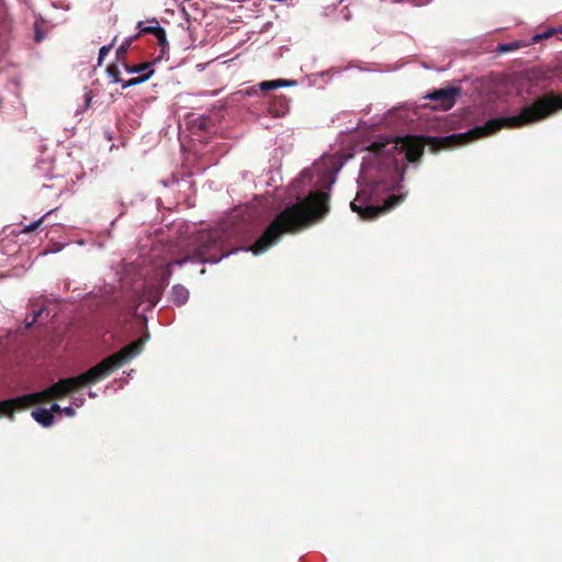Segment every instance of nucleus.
I'll use <instances>...</instances> for the list:
<instances>
[{
	"instance_id": "obj_1",
	"label": "nucleus",
	"mask_w": 562,
	"mask_h": 562,
	"mask_svg": "<svg viewBox=\"0 0 562 562\" xmlns=\"http://www.w3.org/2000/svg\"><path fill=\"white\" fill-rule=\"evenodd\" d=\"M424 151L418 136L386 138L373 142L362 158L359 175L360 189L350 203L351 210L362 220H374L397 205L403 196L385 193L394 191L403 181L406 161H416Z\"/></svg>"
},
{
	"instance_id": "obj_2",
	"label": "nucleus",
	"mask_w": 562,
	"mask_h": 562,
	"mask_svg": "<svg viewBox=\"0 0 562 562\" xmlns=\"http://www.w3.org/2000/svg\"><path fill=\"white\" fill-rule=\"evenodd\" d=\"M339 169L338 159L331 155L322 156L312 167L304 169L288 188L283 211L246 250L262 254L284 233L295 232L323 217L329 211V194L325 190H330Z\"/></svg>"
},
{
	"instance_id": "obj_3",
	"label": "nucleus",
	"mask_w": 562,
	"mask_h": 562,
	"mask_svg": "<svg viewBox=\"0 0 562 562\" xmlns=\"http://www.w3.org/2000/svg\"><path fill=\"white\" fill-rule=\"evenodd\" d=\"M225 238V233L220 228L201 231L193 237L192 256L179 257L170 246L156 245L151 248L150 263L146 273L142 272L140 263L135 262L123 261L121 269L125 278L139 276L144 277L145 281H166L176 268H183L188 263H216L228 256Z\"/></svg>"
},
{
	"instance_id": "obj_4",
	"label": "nucleus",
	"mask_w": 562,
	"mask_h": 562,
	"mask_svg": "<svg viewBox=\"0 0 562 562\" xmlns=\"http://www.w3.org/2000/svg\"><path fill=\"white\" fill-rule=\"evenodd\" d=\"M77 390L79 389L76 386L74 378L60 379L58 382L41 392L0 401V415L13 417L15 409H24L37 403L48 402L49 400H59Z\"/></svg>"
},
{
	"instance_id": "obj_5",
	"label": "nucleus",
	"mask_w": 562,
	"mask_h": 562,
	"mask_svg": "<svg viewBox=\"0 0 562 562\" xmlns=\"http://www.w3.org/2000/svg\"><path fill=\"white\" fill-rule=\"evenodd\" d=\"M144 345L143 339H137L130 345L123 347L120 351L104 358L101 362L90 368L86 372L74 376L76 386L78 389L85 387L89 384H94L106 376H109L115 369L121 368L133 357L138 355Z\"/></svg>"
},
{
	"instance_id": "obj_6",
	"label": "nucleus",
	"mask_w": 562,
	"mask_h": 562,
	"mask_svg": "<svg viewBox=\"0 0 562 562\" xmlns=\"http://www.w3.org/2000/svg\"><path fill=\"white\" fill-rule=\"evenodd\" d=\"M459 94V88L448 87L429 92L425 95V99L434 102V104L430 106L432 110L447 111L454 105L456 99Z\"/></svg>"
},
{
	"instance_id": "obj_7",
	"label": "nucleus",
	"mask_w": 562,
	"mask_h": 562,
	"mask_svg": "<svg viewBox=\"0 0 562 562\" xmlns=\"http://www.w3.org/2000/svg\"><path fill=\"white\" fill-rule=\"evenodd\" d=\"M148 25H145V22L139 21L137 23V29L139 30L137 37L140 34H153L161 48V54L165 53L168 47L167 36L165 30L159 25L156 19L147 21Z\"/></svg>"
},
{
	"instance_id": "obj_8",
	"label": "nucleus",
	"mask_w": 562,
	"mask_h": 562,
	"mask_svg": "<svg viewBox=\"0 0 562 562\" xmlns=\"http://www.w3.org/2000/svg\"><path fill=\"white\" fill-rule=\"evenodd\" d=\"M142 301H147L151 306H155L162 294L164 283H142Z\"/></svg>"
},
{
	"instance_id": "obj_9",
	"label": "nucleus",
	"mask_w": 562,
	"mask_h": 562,
	"mask_svg": "<svg viewBox=\"0 0 562 562\" xmlns=\"http://www.w3.org/2000/svg\"><path fill=\"white\" fill-rule=\"evenodd\" d=\"M109 74L113 77L114 82L122 83L123 89L142 83V82L146 81L147 79H149V77L151 76V71H149L148 74H143V75L132 78L127 81H123L120 77L119 69L115 66H112L109 68Z\"/></svg>"
},
{
	"instance_id": "obj_10",
	"label": "nucleus",
	"mask_w": 562,
	"mask_h": 562,
	"mask_svg": "<svg viewBox=\"0 0 562 562\" xmlns=\"http://www.w3.org/2000/svg\"><path fill=\"white\" fill-rule=\"evenodd\" d=\"M32 417L42 426L49 427L54 423V415L46 408H37L32 412Z\"/></svg>"
},
{
	"instance_id": "obj_11",
	"label": "nucleus",
	"mask_w": 562,
	"mask_h": 562,
	"mask_svg": "<svg viewBox=\"0 0 562 562\" xmlns=\"http://www.w3.org/2000/svg\"><path fill=\"white\" fill-rule=\"evenodd\" d=\"M172 301L177 305H182L187 302L189 297V291L181 283H177L172 288Z\"/></svg>"
},
{
	"instance_id": "obj_12",
	"label": "nucleus",
	"mask_w": 562,
	"mask_h": 562,
	"mask_svg": "<svg viewBox=\"0 0 562 562\" xmlns=\"http://www.w3.org/2000/svg\"><path fill=\"white\" fill-rule=\"evenodd\" d=\"M294 85V81H289L284 79H278V80H269V81H262L260 82L259 87L263 91L277 89L280 87H288Z\"/></svg>"
},
{
	"instance_id": "obj_13",
	"label": "nucleus",
	"mask_w": 562,
	"mask_h": 562,
	"mask_svg": "<svg viewBox=\"0 0 562 562\" xmlns=\"http://www.w3.org/2000/svg\"><path fill=\"white\" fill-rule=\"evenodd\" d=\"M137 38V35L130 36L117 47L116 57L117 59L124 58L132 43Z\"/></svg>"
},
{
	"instance_id": "obj_14",
	"label": "nucleus",
	"mask_w": 562,
	"mask_h": 562,
	"mask_svg": "<svg viewBox=\"0 0 562 562\" xmlns=\"http://www.w3.org/2000/svg\"><path fill=\"white\" fill-rule=\"evenodd\" d=\"M126 69L130 74H139L144 71H146L145 74H148L149 71H151V74L154 72L151 69V63H144L134 67L126 66Z\"/></svg>"
},
{
	"instance_id": "obj_15",
	"label": "nucleus",
	"mask_w": 562,
	"mask_h": 562,
	"mask_svg": "<svg viewBox=\"0 0 562 562\" xmlns=\"http://www.w3.org/2000/svg\"><path fill=\"white\" fill-rule=\"evenodd\" d=\"M43 218L44 217H41L40 220L37 221H34L32 222L31 224L26 225L24 228H23V232L24 233H31L33 231H35L43 222Z\"/></svg>"
},
{
	"instance_id": "obj_16",
	"label": "nucleus",
	"mask_w": 562,
	"mask_h": 562,
	"mask_svg": "<svg viewBox=\"0 0 562 562\" xmlns=\"http://www.w3.org/2000/svg\"><path fill=\"white\" fill-rule=\"evenodd\" d=\"M279 102H280L281 109L276 111V115H278V116L284 114L288 110V100L285 97H281L279 99Z\"/></svg>"
},
{
	"instance_id": "obj_17",
	"label": "nucleus",
	"mask_w": 562,
	"mask_h": 562,
	"mask_svg": "<svg viewBox=\"0 0 562 562\" xmlns=\"http://www.w3.org/2000/svg\"><path fill=\"white\" fill-rule=\"evenodd\" d=\"M43 308L36 311L33 313L32 315V319L31 321H27L26 319V327L30 328L34 323H36L37 318L41 316V314L43 313Z\"/></svg>"
},
{
	"instance_id": "obj_18",
	"label": "nucleus",
	"mask_w": 562,
	"mask_h": 562,
	"mask_svg": "<svg viewBox=\"0 0 562 562\" xmlns=\"http://www.w3.org/2000/svg\"><path fill=\"white\" fill-rule=\"evenodd\" d=\"M110 49H111V45H109V46H102V47L100 48V50H99V58H98V59H99V64H101V63H102V60L104 59V57L109 54Z\"/></svg>"
},
{
	"instance_id": "obj_19",
	"label": "nucleus",
	"mask_w": 562,
	"mask_h": 562,
	"mask_svg": "<svg viewBox=\"0 0 562 562\" xmlns=\"http://www.w3.org/2000/svg\"><path fill=\"white\" fill-rule=\"evenodd\" d=\"M210 123H211V121L209 119L201 117L198 120V127L203 131L207 130L210 126Z\"/></svg>"
},
{
	"instance_id": "obj_20",
	"label": "nucleus",
	"mask_w": 562,
	"mask_h": 562,
	"mask_svg": "<svg viewBox=\"0 0 562 562\" xmlns=\"http://www.w3.org/2000/svg\"><path fill=\"white\" fill-rule=\"evenodd\" d=\"M61 413H64L68 417H72L76 414V411L71 406L64 407Z\"/></svg>"
},
{
	"instance_id": "obj_21",
	"label": "nucleus",
	"mask_w": 562,
	"mask_h": 562,
	"mask_svg": "<svg viewBox=\"0 0 562 562\" xmlns=\"http://www.w3.org/2000/svg\"><path fill=\"white\" fill-rule=\"evenodd\" d=\"M513 49V46L509 45V44H499L498 45V50L502 52V53H506V52H509Z\"/></svg>"
},
{
	"instance_id": "obj_22",
	"label": "nucleus",
	"mask_w": 562,
	"mask_h": 562,
	"mask_svg": "<svg viewBox=\"0 0 562 562\" xmlns=\"http://www.w3.org/2000/svg\"><path fill=\"white\" fill-rule=\"evenodd\" d=\"M52 414L53 413H61L63 408L57 404L53 403L50 406V409H48Z\"/></svg>"
},
{
	"instance_id": "obj_23",
	"label": "nucleus",
	"mask_w": 562,
	"mask_h": 562,
	"mask_svg": "<svg viewBox=\"0 0 562 562\" xmlns=\"http://www.w3.org/2000/svg\"><path fill=\"white\" fill-rule=\"evenodd\" d=\"M85 99H86V108L90 106V102H91V99H92L91 91L86 92Z\"/></svg>"
},
{
	"instance_id": "obj_24",
	"label": "nucleus",
	"mask_w": 562,
	"mask_h": 562,
	"mask_svg": "<svg viewBox=\"0 0 562 562\" xmlns=\"http://www.w3.org/2000/svg\"><path fill=\"white\" fill-rule=\"evenodd\" d=\"M42 38H43V37H42L41 33H40V32H36L35 41H36V42H41V41H42Z\"/></svg>"
},
{
	"instance_id": "obj_25",
	"label": "nucleus",
	"mask_w": 562,
	"mask_h": 562,
	"mask_svg": "<svg viewBox=\"0 0 562 562\" xmlns=\"http://www.w3.org/2000/svg\"><path fill=\"white\" fill-rule=\"evenodd\" d=\"M560 33L562 34V26H561V29H560Z\"/></svg>"
}]
</instances>
